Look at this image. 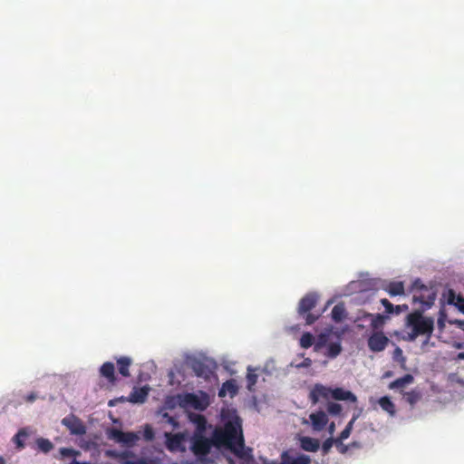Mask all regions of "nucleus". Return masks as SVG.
Instances as JSON below:
<instances>
[{
    "label": "nucleus",
    "instance_id": "19",
    "mask_svg": "<svg viewBox=\"0 0 464 464\" xmlns=\"http://www.w3.org/2000/svg\"><path fill=\"white\" fill-rule=\"evenodd\" d=\"M365 316L371 318V326L374 330L382 328L389 319V315L382 314H366Z\"/></svg>",
    "mask_w": 464,
    "mask_h": 464
},
{
    "label": "nucleus",
    "instance_id": "35",
    "mask_svg": "<svg viewBox=\"0 0 464 464\" xmlns=\"http://www.w3.org/2000/svg\"><path fill=\"white\" fill-rule=\"evenodd\" d=\"M60 454L63 457H75L79 454V452L72 448H61Z\"/></svg>",
    "mask_w": 464,
    "mask_h": 464
},
{
    "label": "nucleus",
    "instance_id": "12",
    "mask_svg": "<svg viewBox=\"0 0 464 464\" xmlns=\"http://www.w3.org/2000/svg\"><path fill=\"white\" fill-rule=\"evenodd\" d=\"M313 430L315 431L323 430L328 423V417L323 411L313 412L309 415Z\"/></svg>",
    "mask_w": 464,
    "mask_h": 464
},
{
    "label": "nucleus",
    "instance_id": "11",
    "mask_svg": "<svg viewBox=\"0 0 464 464\" xmlns=\"http://www.w3.org/2000/svg\"><path fill=\"white\" fill-rule=\"evenodd\" d=\"M107 455L111 458H113L121 462V464H145L144 459H129L130 458H135V455L132 451L124 450V451H116V450H109L107 451Z\"/></svg>",
    "mask_w": 464,
    "mask_h": 464
},
{
    "label": "nucleus",
    "instance_id": "9",
    "mask_svg": "<svg viewBox=\"0 0 464 464\" xmlns=\"http://www.w3.org/2000/svg\"><path fill=\"white\" fill-rule=\"evenodd\" d=\"M62 424L65 426L72 435H83L86 428L82 421L73 414H71L62 420Z\"/></svg>",
    "mask_w": 464,
    "mask_h": 464
},
{
    "label": "nucleus",
    "instance_id": "27",
    "mask_svg": "<svg viewBox=\"0 0 464 464\" xmlns=\"http://www.w3.org/2000/svg\"><path fill=\"white\" fill-rule=\"evenodd\" d=\"M420 392L416 390H412L404 393L405 401L411 405L416 404L420 400Z\"/></svg>",
    "mask_w": 464,
    "mask_h": 464
},
{
    "label": "nucleus",
    "instance_id": "46",
    "mask_svg": "<svg viewBox=\"0 0 464 464\" xmlns=\"http://www.w3.org/2000/svg\"><path fill=\"white\" fill-rule=\"evenodd\" d=\"M188 397L189 401H197V397L193 394H188Z\"/></svg>",
    "mask_w": 464,
    "mask_h": 464
},
{
    "label": "nucleus",
    "instance_id": "38",
    "mask_svg": "<svg viewBox=\"0 0 464 464\" xmlns=\"http://www.w3.org/2000/svg\"><path fill=\"white\" fill-rule=\"evenodd\" d=\"M393 359L395 361H399V362H404L405 359L403 357V353H402V350L400 348V347H396L394 352H393Z\"/></svg>",
    "mask_w": 464,
    "mask_h": 464
},
{
    "label": "nucleus",
    "instance_id": "45",
    "mask_svg": "<svg viewBox=\"0 0 464 464\" xmlns=\"http://www.w3.org/2000/svg\"><path fill=\"white\" fill-rule=\"evenodd\" d=\"M205 423H206V419L203 416L198 415V426H201V425L204 426Z\"/></svg>",
    "mask_w": 464,
    "mask_h": 464
},
{
    "label": "nucleus",
    "instance_id": "24",
    "mask_svg": "<svg viewBox=\"0 0 464 464\" xmlns=\"http://www.w3.org/2000/svg\"><path fill=\"white\" fill-rule=\"evenodd\" d=\"M379 405L381 408L388 412L390 415L393 416L395 414V405L391 401V399L387 396H383L379 400Z\"/></svg>",
    "mask_w": 464,
    "mask_h": 464
},
{
    "label": "nucleus",
    "instance_id": "31",
    "mask_svg": "<svg viewBox=\"0 0 464 464\" xmlns=\"http://www.w3.org/2000/svg\"><path fill=\"white\" fill-rule=\"evenodd\" d=\"M381 304L385 308V313L387 314L386 315L394 314L395 305L392 304L388 299H386V298L381 299Z\"/></svg>",
    "mask_w": 464,
    "mask_h": 464
},
{
    "label": "nucleus",
    "instance_id": "5",
    "mask_svg": "<svg viewBox=\"0 0 464 464\" xmlns=\"http://www.w3.org/2000/svg\"><path fill=\"white\" fill-rule=\"evenodd\" d=\"M317 301L318 295L314 293H309L299 302L298 314L304 316L307 325L313 324L320 317V314L315 315L310 313V311L315 307Z\"/></svg>",
    "mask_w": 464,
    "mask_h": 464
},
{
    "label": "nucleus",
    "instance_id": "41",
    "mask_svg": "<svg viewBox=\"0 0 464 464\" xmlns=\"http://www.w3.org/2000/svg\"><path fill=\"white\" fill-rule=\"evenodd\" d=\"M312 365L310 358H304V361L296 365L297 368H308Z\"/></svg>",
    "mask_w": 464,
    "mask_h": 464
},
{
    "label": "nucleus",
    "instance_id": "37",
    "mask_svg": "<svg viewBox=\"0 0 464 464\" xmlns=\"http://www.w3.org/2000/svg\"><path fill=\"white\" fill-rule=\"evenodd\" d=\"M246 381L248 389H251L257 382V375L256 373H247Z\"/></svg>",
    "mask_w": 464,
    "mask_h": 464
},
{
    "label": "nucleus",
    "instance_id": "50",
    "mask_svg": "<svg viewBox=\"0 0 464 464\" xmlns=\"http://www.w3.org/2000/svg\"><path fill=\"white\" fill-rule=\"evenodd\" d=\"M227 460L229 464H236V462L232 459H228Z\"/></svg>",
    "mask_w": 464,
    "mask_h": 464
},
{
    "label": "nucleus",
    "instance_id": "6",
    "mask_svg": "<svg viewBox=\"0 0 464 464\" xmlns=\"http://www.w3.org/2000/svg\"><path fill=\"white\" fill-rule=\"evenodd\" d=\"M222 447L223 445H218L215 442L214 433L211 439H208L204 436H197L193 439L191 450L196 456L203 457L209 453L212 446Z\"/></svg>",
    "mask_w": 464,
    "mask_h": 464
},
{
    "label": "nucleus",
    "instance_id": "44",
    "mask_svg": "<svg viewBox=\"0 0 464 464\" xmlns=\"http://www.w3.org/2000/svg\"><path fill=\"white\" fill-rule=\"evenodd\" d=\"M337 448H338L339 451L343 454L348 450V446L344 445L343 443V441H341V443H339V446Z\"/></svg>",
    "mask_w": 464,
    "mask_h": 464
},
{
    "label": "nucleus",
    "instance_id": "32",
    "mask_svg": "<svg viewBox=\"0 0 464 464\" xmlns=\"http://www.w3.org/2000/svg\"><path fill=\"white\" fill-rule=\"evenodd\" d=\"M334 440H335V439L328 438L327 440H325L323 442V445H322V451H323V454H324V455L328 454V452L330 451L331 448H332V447H333V445L334 444Z\"/></svg>",
    "mask_w": 464,
    "mask_h": 464
},
{
    "label": "nucleus",
    "instance_id": "1",
    "mask_svg": "<svg viewBox=\"0 0 464 464\" xmlns=\"http://www.w3.org/2000/svg\"><path fill=\"white\" fill-rule=\"evenodd\" d=\"M215 442L229 449L237 458L246 464L254 462L252 449L245 446L242 430V420L234 415L225 422L223 428L214 430Z\"/></svg>",
    "mask_w": 464,
    "mask_h": 464
},
{
    "label": "nucleus",
    "instance_id": "10",
    "mask_svg": "<svg viewBox=\"0 0 464 464\" xmlns=\"http://www.w3.org/2000/svg\"><path fill=\"white\" fill-rule=\"evenodd\" d=\"M389 342V338L382 332H375L368 338V347L372 352H382Z\"/></svg>",
    "mask_w": 464,
    "mask_h": 464
},
{
    "label": "nucleus",
    "instance_id": "52",
    "mask_svg": "<svg viewBox=\"0 0 464 464\" xmlns=\"http://www.w3.org/2000/svg\"><path fill=\"white\" fill-rule=\"evenodd\" d=\"M457 347H458V348H459V349L464 348V344H462V343H459V344L457 345Z\"/></svg>",
    "mask_w": 464,
    "mask_h": 464
},
{
    "label": "nucleus",
    "instance_id": "15",
    "mask_svg": "<svg viewBox=\"0 0 464 464\" xmlns=\"http://www.w3.org/2000/svg\"><path fill=\"white\" fill-rule=\"evenodd\" d=\"M300 446L305 451L316 452L320 448V442L317 439L304 436L300 439Z\"/></svg>",
    "mask_w": 464,
    "mask_h": 464
},
{
    "label": "nucleus",
    "instance_id": "7",
    "mask_svg": "<svg viewBox=\"0 0 464 464\" xmlns=\"http://www.w3.org/2000/svg\"><path fill=\"white\" fill-rule=\"evenodd\" d=\"M108 438L127 447H132L139 440L137 433L132 431L124 432L115 428L109 430Z\"/></svg>",
    "mask_w": 464,
    "mask_h": 464
},
{
    "label": "nucleus",
    "instance_id": "30",
    "mask_svg": "<svg viewBox=\"0 0 464 464\" xmlns=\"http://www.w3.org/2000/svg\"><path fill=\"white\" fill-rule=\"evenodd\" d=\"M327 335L324 334H321L318 335L316 342L314 343V351H319L322 347H324L327 342Z\"/></svg>",
    "mask_w": 464,
    "mask_h": 464
},
{
    "label": "nucleus",
    "instance_id": "17",
    "mask_svg": "<svg viewBox=\"0 0 464 464\" xmlns=\"http://www.w3.org/2000/svg\"><path fill=\"white\" fill-rule=\"evenodd\" d=\"M148 397V389L135 388L130 394L129 401L132 403H143Z\"/></svg>",
    "mask_w": 464,
    "mask_h": 464
},
{
    "label": "nucleus",
    "instance_id": "51",
    "mask_svg": "<svg viewBox=\"0 0 464 464\" xmlns=\"http://www.w3.org/2000/svg\"><path fill=\"white\" fill-rule=\"evenodd\" d=\"M227 460L229 464H236V462L232 459H228Z\"/></svg>",
    "mask_w": 464,
    "mask_h": 464
},
{
    "label": "nucleus",
    "instance_id": "43",
    "mask_svg": "<svg viewBox=\"0 0 464 464\" xmlns=\"http://www.w3.org/2000/svg\"><path fill=\"white\" fill-rule=\"evenodd\" d=\"M36 394L34 392H31L30 394H28L26 397H25V401L27 402H34L35 400H36Z\"/></svg>",
    "mask_w": 464,
    "mask_h": 464
},
{
    "label": "nucleus",
    "instance_id": "48",
    "mask_svg": "<svg viewBox=\"0 0 464 464\" xmlns=\"http://www.w3.org/2000/svg\"><path fill=\"white\" fill-rule=\"evenodd\" d=\"M334 422H332V423L330 424V426H329V431H330V433H333V432H334Z\"/></svg>",
    "mask_w": 464,
    "mask_h": 464
},
{
    "label": "nucleus",
    "instance_id": "18",
    "mask_svg": "<svg viewBox=\"0 0 464 464\" xmlns=\"http://www.w3.org/2000/svg\"><path fill=\"white\" fill-rule=\"evenodd\" d=\"M116 362L120 374L123 377H130V373L129 369L132 363V360L130 357L121 356L118 358Z\"/></svg>",
    "mask_w": 464,
    "mask_h": 464
},
{
    "label": "nucleus",
    "instance_id": "28",
    "mask_svg": "<svg viewBox=\"0 0 464 464\" xmlns=\"http://www.w3.org/2000/svg\"><path fill=\"white\" fill-rule=\"evenodd\" d=\"M342 351L341 344L339 343H332L329 344L327 349V356L330 358H335L340 354Z\"/></svg>",
    "mask_w": 464,
    "mask_h": 464
},
{
    "label": "nucleus",
    "instance_id": "3",
    "mask_svg": "<svg viewBox=\"0 0 464 464\" xmlns=\"http://www.w3.org/2000/svg\"><path fill=\"white\" fill-rule=\"evenodd\" d=\"M320 398L325 400L333 398L336 401H349L351 402L357 401V397L350 391H346L339 387L332 389L330 387L317 383L311 390L309 393V399L312 404L314 405L319 401Z\"/></svg>",
    "mask_w": 464,
    "mask_h": 464
},
{
    "label": "nucleus",
    "instance_id": "21",
    "mask_svg": "<svg viewBox=\"0 0 464 464\" xmlns=\"http://www.w3.org/2000/svg\"><path fill=\"white\" fill-rule=\"evenodd\" d=\"M384 290L391 296L402 295H404V284L401 281L391 282Z\"/></svg>",
    "mask_w": 464,
    "mask_h": 464
},
{
    "label": "nucleus",
    "instance_id": "36",
    "mask_svg": "<svg viewBox=\"0 0 464 464\" xmlns=\"http://www.w3.org/2000/svg\"><path fill=\"white\" fill-rule=\"evenodd\" d=\"M26 432L24 430H19L18 433L14 436V442L16 443L17 447L24 448V443L21 440V438L26 437Z\"/></svg>",
    "mask_w": 464,
    "mask_h": 464
},
{
    "label": "nucleus",
    "instance_id": "16",
    "mask_svg": "<svg viewBox=\"0 0 464 464\" xmlns=\"http://www.w3.org/2000/svg\"><path fill=\"white\" fill-rule=\"evenodd\" d=\"M100 372L101 375L106 378L109 382L114 383L116 382L115 367L112 362H104L100 368Z\"/></svg>",
    "mask_w": 464,
    "mask_h": 464
},
{
    "label": "nucleus",
    "instance_id": "42",
    "mask_svg": "<svg viewBox=\"0 0 464 464\" xmlns=\"http://www.w3.org/2000/svg\"><path fill=\"white\" fill-rule=\"evenodd\" d=\"M455 304L464 313V298L459 296Z\"/></svg>",
    "mask_w": 464,
    "mask_h": 464
},
{
    "label": "nucleus",
    "instance_id": "14",
    "mask_svg": "<svg viewBox=\"0 0 464 464\" xmlns=\"http://www.w3.org/2000/svg\"><path fill=\"white\" fill-rule=\"evenodd\" d=\"M192 370L198 377L208 380L212 374L210 368L199 360H196L192 362Z\"/></svg>",
    "mask_w": 464,
    "mask_h": 464
},
{
    "label": "nucleus",
    "instance_id": "29",
    "mask_svg": "<svg viewBox=\"0 0 464 464\" xmlns=\"http://www.w3.org/2000/svg\"><path fill=\"white\" fill-rule=\"evenodd\" d=\"M326 410L329 414L334 415V416H338L341 414V412L343 411V407L341 404H339L337 402L330 401L326 405Z\"/></svg>",
    "mask_w": 464,
    "mask_h": 464
},
{
    "label": "nucleus",
    "instance_id": "40",
    "mask_svg": "<svg viewBox=\"0 0 464 464\" xmlns=\"http://www.w3.org/2000/svg\"><path fill=\"white\" fill-rule=\"evenodd\" d=\"M360 416V413H354L352 420L347 423L345 429H348L349 430H353V424L355 422V420L359 418Z\"/></svg>",
    "mask_w": 464,
    "mask_h": 464
},
{
    "label": "nucleus",
    "instance_id": "22",
    "mask_svg": "<svg viewBox=\"0 0 464 464\" xmlns=\"http://www.w3.org/2000/svg\"><path fill=\"white\" fill-rule=\"evenodd\" d=\"M332 319L335 323H340L343 321L347 315L345 306L343 303H339L335 304L332 310Z\"/></svg>",
    "mask_w": 464,
    "mask_h": 464
},
{
    "label": "nucleus",
    "instance_id": "25",
    "mask_svg": "<svg viewBox=\"0 0 464 464\" xmlns=\"http://www.w3.org/2000/svg\"><path fill=\"white\" fill-rule=\"evenodd\" d=\"M36 445H37L38 449L44 453H48L53 448V443L48 439H44V438L37 439Z\"/></svg>",
    "mask_w": 464,
    "mask_h": 464
},
{
    "label": "nucleus",
    "instance_id": "23",
    "mask_svg": "<svg viewBox=\"0 0 464 464\" xmlns=\"http://www.w3.org/2000/svg\"><path fill=\"white\" fill-rule=\"evenodd\" d=\"M228 392L230 396H234L237 392V386L236 385L233 380L227 381L223 383L222 388L220 389L218 395L220 397H224L226 393Z\"/></svg>",
    "mask_w": 464,
    "mask_h": 464
},
{
    "label": "nucleus",
    "instance_id": "53",
    "mask_svg": "<svg viewBox=\"0 0 464 464\" xmlns=\"http://www.w3.org/2000/svg\"><path fill=\"white\" fill-rule=\"evenodd\" d=\"M0 464H5V459L2 457H0Z\"/></svg>",
    "mask_w": 464,
    "mask_h": 464
},
{
    "label": "nucleus",
    "instance_id": "13",
    "mask_svg": "<svg viewBox=\"0 0 464 464\" xmlns=\"http://www.w3.org/2000/svg\"><path fill=\"white\" fill-rule=\"evenodd\" d=\"M280 464H311V458L305 454L290 455L287 451L281 454Z\"/></svg>",
    "mask_w": 464,
    "mask_h": 464
},
{
    "label": "nucleus",
    "instance_id": "8",
    "mask_svg": "<svg viewBox=\"0 0 464 464\" xmlns=\"http://www.w3.org/2000/svg\"><path fill=\"white\" fill-rule=\"evenodd\" d=\"M165 446L170 452H184L186 448L184 446L185 435L183 433H171L165 432Z\"/></svg>",
    "mask_w": 464,
    "mask_h": 464
},
{
    "label": "nucleus",
    "instance_id": "26",
    "mask_svg": "<svg viewBox=\"0 0 464 464\" xmlns=\"http://www.w3.org/2000/svg\"><path fill=\"white\" fill-rule=\"evenodd\" d=\"M314 343V337L312 334L306 332L300 338V346L304 349L310 348Z\"/></svg>",
    "mask_w": 464,
    "mask_h": 464
},
{
    "label": "nucleus",
    "instance_id": "4",
    "mask_svg": "<svg viewBox=\"0 0 464 464\" xmlns=\"http://www.w3.org/2000/svg\"><path fill=\"white\" fill-rule=\"evenodd\" d=\"M411 292L413 293L412 304H420V311H425L434 304L436 294L432 288L425 285L420 278L413 281Z\"/></svg>",
    "mask_w": 464,
    "mask_h": 464
},
{
    "label": "nucleus",
    "instance_id": "47",
    "mask_svg": "<svg viewBox=\"0 0 464 464\" xmlns=\"http://www.w3.org/2000/svg\"><path fill=\"white\" fill-rule=\"evenodd\" d=\"M457 358L459 360H464V351L458 353Z\"/></svg>",
    "mask_w": 464,
    "mask_h": 464
},
{
    "label": "nucleus",
    "instance_id": "2",
    "mask_svg": "<svg viewBox=\"0 0 464 464\" xmlns=\"http://www.w3.org/2000/svg\"><path fill=\"white\" fill-rule=\"evenodd\" d=\"M424 311L416 310L406 316L405 327L411 329L403 340L414 342L418 336L425 335L429 340L434 330V319L423 316Z\"/></svg>",
    "mask_w": 464,
    "mask_h": 464
},
{
    "label": "nucleus",
    "instance_id": "20",
    "mask_svg": "<svg viewBox=\"0 0 464 464\" xmlns=\"http://www.w3.org/2000/svg\"><path fill=\"white\" fill-rule=\"evenodd\" d=\"M414 381V378L411 374L407 373L404 376L398 378L389 384V389L395 390V389H403L406 387V385L412 383Z\"/></svg>",
    "mask_w": 464,
    "mask_h": 464
},
{
    "label": "nucleus",
    "instance_id": "49",
    "mask_svg": "<svg viewBox=\"0 0 464 464\" xmlns=\"http://www.w3.org/2000/svg\"><path fill=\"white\" fill-rule=\"evenodd\" d=\"M70 464H89L88 462H79L76 459H73Z\"/></svg>",
    "mask_w": 464,
    "mask_h": 464
},
{
    "label": "nucleus",
    "instance_id": "33",
    "mask_svg": "<svg viewBox=\"0 0 464 464\" xmlns=\"http://www.w3.org/2000/svg\"><path fill=\"white\" fill-rule=\"evenodd\" d=\"M145 440L151 441L154 440L155 434L153 429L150 425H146L143 431Z\"/></svg>",
    "mask_w": 464,
    "mask_h": 464
},
{
    "label": "nucleus",
    "instance_id": "39",
    "mask_svg": "<svg viewBox=\"0 0 464 464\" xmlns=\"http://www.w3.org/2000/svg\"><path fill=\"white\" fill-rule=\"evenodd\" d=\"M408 310H409L408 304H398V305H395L394 314H400L401 313L406 312Z\"/></svg>",
    "mask_w": 464,
    "mask_h": 464
},
{
    "label": "nucleus",
    "instance_id": "54",
    "mask_svg": "<svg viewBox=\"0 0 464 464\" xmlns=\"http://www.w3.org/2000/svg\"><path fill=\"white\" fill-rule=\"evenodd\" d=\"M145 464H157V463H155L154 461L147 462V461L145 460Z\"/></svg>",
    "mask_w": 464,
    "mask_h": 464
},
{
    "label": "nucleus",
    "instance_id": "34",
    "mask_svg": "<svg viewBox=\"0 0 464 464\" xmlns=\"http://www.w3.org/2000/svg\"><path fill=\"white\" fill-rule=\"evenodd\" d=\"M351 430L344 428L343 430H342V432L340 433L339 437L334 440L335 446L338 447L341 441L348 439L349 436L351 435Z\"/></svg>",
    "mask_w": 464,
    "mask_h": 464
}]
</instances>
